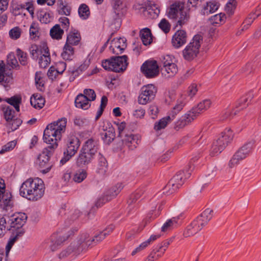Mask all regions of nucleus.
I'll return each mask as SVG.
<instances>
[{
    "mask_svg": "<svg viewBox=\"0 0 261 261\" xmlns=\"http://www.w3.org/2000/svg\"><path fill=\"white\" fill-rule=\"evenodd\" d=\"M12 80L11 73L7 72L5 64L0 61V83H9Z\"/></svg>",
    "mask_w": 261,
    "mask_h": 261,
    "instance_id": "2f4dec72",
    "label": "nucleus"
},
{
    "mask_svg": "<svg viewBox=\"0 0 261 261\" xmlns=\"http://www.w3.org/2000/svg\"><path fill=\"white\" fill-rule=\"evenodd\" d=\"M58 12L60 14L69 16L70 14L71 8L62 1L60 3V9L58 10Z\"/></svg>",
    "mask_w": 261,
    "mask_h": 261,
    "instance_id": "864d4df0",
    "label": "nucleus"
},
{
    "mask_svg": "<svg viewBox=\"0 0 261 261\" xmlns=\"http://www.w3.org/2000/svg\"><path fill=\"white\" fill-rule=\"evenodd\" d=\"M191 166H189L188 171L185 174L184 171L178 172L172 178L165 188L164 190H167V194H171L175 192L180 186L182 185L185 179L190 177L191 171L193 169Z\"/></svg>",
    "mask_w": 261,
    "mask_h": 261,
    "instance_id": "9d476101",
    "label": "nucleus"
},
{
    "mask_svg": "<svg viewBox=\"0 0 261 261\" xmlns=\"http://www.w3.org/2000/svg\"><path fill=\"white\" fill-rule=\"evenodd\" d=\"M212 102L210 99H204L200 102L196 107L193 108L190 112L195 115V118L203 112L210 108Z\"/></svg>",
    "mask_w": 261,
    "mask_h": 261,
    "instance_id": "b1692460",
    "label": "nucleus"
},
{
    "mask_svg": "<svg viewBox=\"0 0 261 261\" xmlns=\"http://www.w3.org/2000/svg\"><path fill=\"white\" fill-rule=\"evenodd\" d=\"M202 41V37L200 35H196L192 40L182 51L183 57L187 60H191L199 53V47Z\"/></svg>",
    "mask_w": 261,
    "mask_h": 261,
    "instance_id": "9b49d317",
    "label": "nucleus"
},
{
    "mask_svg": "<svg viewBox=\"0 0 261 261\" xmlns=\"http://www.w3.org/2000/svg\"><path fill=\"white\" fill-rule=\"evenodd\" d=\"M213 216V211L210 208L205 210L192 223L187 226L184 233L185 237H189L196 234L205 226Z\"/></svg>",
    "mask_w": 261,
    "mask_h": 261,
    "instance_id": "7ed1b4c3",
    "label": "nucleus"
},
{
    "mask_svg": "<svg viewBox=\"0 0 261 261\" xmlns=\"http://www.w3.org/2000/svg\"><path fill=\"white\" fill-rule=\"evenodd\" d=\"M74 48L70 45L65 44L61 57L65 60H72L74 56Z\"/></svg>",
    "mask_w": 261,
    "mask_h": 261,
    "instance_id": "c03bdc74",
    "label": "nucleus"
},
{
    "mask_svg": "<svg viewBox=\"0 0 261 261\" xmlns=\"http://www.w3.org/2000/svg\"><path fill=\"white\" fill-rule=\"evenodd\" d=\"M16 52L20 64L22 65H26L28 63L27 54L19 48L17 49Z\"/></svg>",
    "mask_w": 261,
    "mask_h": 261,
    "instance_id": "13d9d810",
    "label": "nucleus"
},
{
    "mask_svg": "<svg viewBox=\"0 0 261 261\" xmlns=\"http://www.w3.org/2000/svg\"><path fill=\"white\" fill-rule=\"evenodd\" d=\"M24 233V231L22 229H20L18 232H16V235L14 236H11L6 246V260H7L9 253L12 248L13 245L14 244L15 242L17 240L19 236H21Z\"/></svg>",
    "mask_w": 261,
    "mask_h": 261,
    "instance_id": "c9c22d12",
    "label": "nucleus"
},
{
    "mask_svg": "<svg viewBox=\"0 0 261 261\" xmlns=\"http://www.w3.org/2000/svg\"><path fill=\"white\" fill-rule=\"evenodd\" d=\"M254 96V94L251 91L242 97L236 105L237 108L239 110L246 108L250 103Z\"/></svg>",
    "mask_w": 261,
    "mask_h": 261,
    "instance_id": "cd10ccee",
    "label": "nucleus"
},
{
    "mask_svg": "<svg viewBox=\"0 0 261 261\" xmlns=\"http://www.w3.org/2000/svg\"><path fill=\"white\" fill-rule=\"evenodd\" d=\"M67 119L65 117L48 124L44 130L43 140L47 144L58 143L66 129Z\"/></svg>",
    "mask_w": 261,
    "mask_h": 261,
    "instance_id": "f03ea898",
    "label": "nucleus"
},
{
    "mask_svg": "<svg viewBox=\"0 0 261 261\" xmlns=\"http://www.w3.org/2000/svg\"><path fill=\"white\" fill-rule=\"evenodd\" d=\"M157 89L152 84L144 86L141 89V93L138 98V102L141 105H145L154 99Z\"/></svg>",
    "mask_w": 261,
    "mask_h": 261,
    "instance_id": "4468645a",
    "label": "nucleus"
},
{
    "mask_svg": "<svg viewBox=\"0 0 261 261\" xmlns=\"http://www.w3.org/2000/svg\"><path fill=\"white\" fill-rule=\"evenodd\" d=\"M78 12L80 17L83 20L87 19L90 14L88 6L85 4L80 5Z\"/></svg>",
    "mask_w": 261,
    "mask_h": 261,
    "instance_id": "de8ad7c7",
    "label": "nucleus"
},
{
    "mask_svg": "<svg viewBox=\"0 0 261 261\" xmlns=\"http://www.w3.org/2000/svg\"><path fill=\"white\" fill-rule=\"evenodd\" d=\"M45 102V99L38 94H33L30 98V103L35 109L42 108L44 106Z\"/></svg>",
    "mask_w": 261,
    "mask_h": 261,
    "instance_id": "f704fd0d",
    "label": "nucleus"
},
{
    "mask_svg": "<svg viewBox=\"0 0 261 261\" xmlns=\"http://www.w3.org/2000/svg\"><path fill=\"white\" fill-rule=\"evenodd\" d=\"M195 119V115L189 111L175 122L174 128L176 129L182 128L189 124Z\"/></svg>",
    "mask_w": 261,
    "mask_h": 261,
    "instance_id": "aec40b11",
    "label": "nucleus"
},
{
    "mask_svg": "<svg viewBox=\"0 0 261 261\" xmlns=\"http://www.w3.org/2000/svg\"><path fill=\"white\" fill-rule=\"evenodd\" d=\"M148 113L152 119H155L159 113L158 107L155 105H151L149 108Z\"/></svg>",
    "mask_w": 261,
    "mask_h": 261,
    "instance_id": "774afa93",
    "label": "nucleus"
},
{
    "mask_svg": "<svg viewBox=\"0 0 261 261\" xmlns=\"http://www.w3.org/2000/svg\"><path fill=\"white\" fill-rule=\"evenodd\" d=\"M27 216L25 214L18 213L14 214L9 217L8 223L10 227L17 229L21 228L25 223Z\"/></svg>",
    "mask_w": 261,
    "mask_h": 261,
    "instance_id": "f3484780",
    "label": "nucleus"
},
{
    "mask_svg": "<svg viewBox=\"0 0 261 261\" xmlns=\"http://www.w3.org/2000/svg\"><path fill=\"white\" fill-rule=\"evenodd\" d=\"M95 155L87 151H84L81 148L76 160V164L79 167H83L90 163Z\"/></svg>",
    "mask_w": 261,
    "mask_h": 261,
    "instance_id": "4be33fe9",
    "label": "nucleus"
},
{
    "mask_svg": "<svg viewBox=\"0 0 261 261\" xmlns=\"http://www.w3.org/2000/svg\"><path fill=\"white\" fill-rule=\"evenodd\" d=\"M68 237L69 236H62L60 235L59 238H57L56 235L52 236L49 245L50 249L53 251H55L63 242L68 239Z\"/></svg>",
    "mask_w": 261,
    "mask_h": 261,
    "instance_id": "c756f323",
    "label": "nucleus"
},
{
    "mask_svg": "<svg viewBox=\"0 0 261 261\" xmlns=\"http://www.w3.org/2000/svg\"><path fill=\"white\" fill-rule=\"evenodd\" d=\"M4 118L7 122L12 121L14 117L15 111L10 106L2 105L1 106Z\"/></svg>",
    "mask_w": 261,
    "mask_h": 261,
    "instance_id": "a19ab883",
    "label": "nucleus"
},
{
    "mask_svg": "<svg viewBox=\"0 0 261 261\" xmlns=\"http://www.w3.org/2000/svg\"><path fill=\"white\" fill-rule=\"evenodd\" d=\"M255 140H252L242 146L229 161L228 167L230 168L236 167L240 164L241 161L249 156L255 146Z\"/></svg>",
    "mask_w": 261,
    "mask_h": 261,
    "instance_id": "1a4fd4ad",
    "label": "nucleus"
},
{
    "mask_svg": "<svg viewBox=\"0 0 261 261\" xmlns=\"http://www.w3.org/2000/svg\"><path fill=\"white\" fill-rule=\"evenodd\" d=\"M140 36L144 45H147L152 42L151 33L148 28H144L140 32Z\"/></svg>",
    "mask_w": 261,
    "mask_h": 261,
    "instance_id": "4c0bfd02",
    "label": "nucleus"
},
{
    "mask_svg": "<svg viewBox=\"0 0 261 261\" xmlns=\"http://www.w3.org/2000/svg\"><path fill=\"white\" fill-rule=\"evenodd\" d=\"M44 191V182L41 178H30L21 184L19 194L21 196L29 200L36 201L41 198Z\"/></svg>",
    "mask_w": 261,
    "mask_h": 261,
    "instance_id": "f257e3e1",
    "label": "nucleus"
},
{
    "mask_svg": "<svg viewBox=\"0 0 261 261\" xmlns=\"http://www.w3.org/2000/svg\"><path fill=\"white\" fill-rule=\"evenodd\" d=\"M186 103V97L181 95L177 99L176 105L172 108L169 115L174 119L175 116L183 109Z\"/></svg>",
    "mask_w": 261,
    "mask_h": 261,
    "instance_id": "bb28decb",
    "label": "nucleus"
},
{
    "mask_svg": "<svg viewBox=\"0 0 261 261\" xmlns=\"http://www.w3.org/2000/svg\"><path fill=\"white\" fill-rule=\"evenodd\" d=\"M87 97H85L83 94H79L75 99V106L76 108L84 110L88 109L90 106V101Z\"/></svg>",
    "mask_w": 261,
    "mask_h": 261,
    "instance_id": "7c9ffc66",
    "label": "nucleus"
},
{
    "mask_svg": "<svg viewBox=\"0 0 261 261\" xmlns=\"http://www.w3.org/2000/svg\"><path fill=\"white\" fill-rule=\"evenodd\" d=\"M6 219L3 216H0V238H2L6 232Z\"/></svg>",
    "mask_w": 261,
    "mask_h": 261,
    "instance_id": "0e129e2a",
    "label": "nucleus"
},
{
    "mask_svg": "<svg viewBox=\"0 0 261 261\" xmlns=\"http://www.w3.org/2000/svg\"><path fill=\"white\" fill-rule=\"evenodd\" d=\"M126 41L125 38H114L111 41L110 50L116 55L122 54L126 47Z\"/></svg>",
    "mask_w": 261,
    "mask_h": 261,
    "instance_id": "6ab92c4d",
    "label": "nucleus"
},
{
    "mask_svg": "<svg viewBox=\"0 0 261 261\" xmlns=\"http://www.w3.org/2000/svg\"><path fill=\"white\" fill-rule=\"evenodd\" d=\"M127 59L126 55L112 57L102 61L101 65L106 70L119 72L126 69L128 64Z\"/></svg>",
    "mask_w": 261,
    "mask_h": 261,
    "instance_id": "6e6552de",
    "label": "nucleus"
},
{
    "mask_svg": "<svg viewBox=\"0 0 261 261\" xmlns=\"http://www.w3.org/2000/svg\"><path fill=\"white\" fill-rule=\"evenodd\" d=\"M168 16L171 19L178 18L177 25L182 26L189 20V15L188 10L185 8L184 3L175 2L170 6L167 12Z\"/></svg>",
    "mask_w": 261,
    "mask_h": 261,
    "instance_id": "39448f33",
    "label": "nucleus"
},
{
    "mask_svg": "<svg viewBox=\"0 0 261 261\" xmlns=\"http://www.w3.org/2000/svg\"><path fill=\"white\" fill-rule=\"evenodd\" d=\"M101 137L106 144H109L115 138V134L113 128L110 127L109 129L101 133Z\"/></svg>",
    "mask_w": 261,
    "mask_h": 261,
    "instance_id": "e433bc0d",
    "label": "nucleus"
},
{
    "mask_svg": "<svg viewBox=\"0 0 261 261\" xmlns=\"http://www.w3.org/2000/svg\"><path fill=\"white\" fill-rule=\"evenodd\" d=\"M82 243H81L80 239H79L77 241L72 243L65 250L61 252L59 254L60 258L66 257L69 255L71 257L76 256L81 252L85 251V250H81L77 252L79 248H81Z\"/></svg>",
    "mask_w": 261,
    "mask_h": 261,
    "instance_id": "a211bd4d",
    "label": "nucleus"
},
{
    "mask_svg": "<svg viewBox=\"0 0 261 261\" xmlns=\"http://www.w3.org/2000/svg\"><path fill=\"white\" fill-rule=\"evenodd\" d=\"M219 4L215 1H210L206 3V5L201 10V13L203 15H208L211 13L216 12L219 8Z\"/></svg>",
    "mask_w": 261,
    "mask_h": 261,
    "instance_id": "72a5a7b5",
    "label": "nucleus"
},
{
    "mask_svg": "<svg viewBox=\"0 0 261 261\" xmlns=\"http://www.w3.org/2000/svg\"><path fill=\"white\" fill-rule=\"evenodd\" d=\"M162 256L159 252L156 251V248H155L148 255L147 258L145 261H153L154 259H156Z\"/></svg>",
    "mask_w": 261,
    "mask_h": 261,
    "instance_id": "69168bd1",
    "label": "nucleus"
},
{
    "mask_svg": "<svg viewBox=\"0 0 261 261\" xmlns=\"http://www.w3.org/2000/svg\"><path fill=\"white\" fill-rule=\"evenodd\" d=\"M83 95L89 99V101L94 100L96 98V94L94 91L91 89H85Z\"/></svg>",
    "mask_w": 261,
    "mask_h": 261,
    "instance_id": "680f3d73",
    "label": "nucleus"
},
{
    "mask_svg": "<svg viewBox=\"0 0 261 261\" xmlns=\"http://www.w3.org/2000/svg\"><path fill=\"white\" fill-rule=\"evenodd\" d=\"M7 62L8 65L13 68L18 66V62L13 53H10L7 56Z\"/></svg>",
    "mask_w": 261,
    "mask_h": 261,
    "instance_id": "4d7b16f0",
    "label": "nucleus"
},
{
    "mask_svg": "<svg viewBox=\"0 0 261 261\" xmlns=\"http://www.w3.org/2000/svg\"><path fill=\"white\" fill-rule=\"evenodd\" d=\"M187 33L184 30H178L173 35L172 44L175 48H179L187 42Z\"/></svg>",
    "mask_w": 261,
    "mask_h": 261,
    "instance_id": "412c9836",
    "label": "nucleus"
},
{
    "mask_svg": "<svg viewBox=\"0 0 261 261\" xmlns=\"http://www.w3.org/2000/svg\"><path fill=\"white\" fill-rule=\"evenodd\" d=\"M87 172L83 170H79L77 171L74 174L73 180L77 183L83 181L87 177Z\"/></svg>",
    "mask_w": 261,
    "mask_h": 261,
    "instance_id": "09e8293b",
    "label": "nucleus"
},
{
    "mask_svg": "<svg viewBox=\"0 0 261 261\" xmlns=\"http://www.w3.org/2000/svg\"><path fill=\"white\" fill-rule=\"evenodd\" d=\"M81 39L80 33L76 30H73L67 35L65 44L68 45H77Z\"/></svg>",
    "mask_w": 261,
    "mask_h": 261,
    "instance_id": "a878e982",
    "label": "nucleus"
},
{
    "mask_svg": "<svg viewBox=\"0 0 261 261\" xmlns=\"http://www.w3.org/2000/svg\"><path fill=\"white\" fill-rule=\"evenodd\" d=\"M38 16L40 22L45 24L49 23L52 19L50 14L46 12H40Z\"/></svg>",
    "mask_w": 261,
    "mask_h": 261,
    "instance_id": "5fc2aeb1",
    "label": "nucleus"
},
{
    "mask_svg": "<svg viewBox=\"0 0 261 261\" xmlns=\"http://www.w3.org/2000/svg\"><path fill=\"white\" fill-rule=\"evenodd\" d=\"M107 235L108 233L106 231H101L92 237H91L87 233L82 234L80 238L82 247L79 249L77 252L81 250H85V251L89 247L95 246L98 243L101 242Z\"/></svg>",
    "mask_w": 261,
    "mask_h": 261,
    "instance_id": "f8f14e48",
    "label": "nucleus"
},
{
    "mask_svg": "<svg viewBox=\"0 0 261 261\" xmlns=\"http://www.w3.org/2000/svg\"><path fill=\"white\" fill-rule=\"evenodd\" d=\"M236 1L232 0V2H229L226 4L225 7L226 11L230 15H231L236 8Z\"/></svg>",
    "mask_w": 261,
    "mask_h": 261,
    "instance_id": "338daca9",
    "label": "nucleus"
},
{
    "mask_svg": "<svg viewBox=\"0 0 261 261\" xmlns=\"http://www.w3.org/2000/svg\"><path fill=\"white\" fill-rule=\"evenodd\" d=\"M43 149L38 157L40 171L43 174L48 173L51 169L52 165L49 162L50 157L58 147V143H51Z\"/></svg>",
    "mask_w": 261,
    "mask_h": 261,
    "instance_id": "423d86ee",
    "label": "nucleus"
},
{
    "mask_svg": "<svg viewBox=\"0 0 261 261\" xmlns=\"http://www.w3.org/2000/svg\"><path fill=\"white\" fill-rule=\"evenodd\" d=\"M110 200V198L108 196H106L105 194L103 196L100 197L95 202V206L92 207L91 210V211L89 213V215L93 212L94 210H95V207H96V208L101 207L104 203Z\"/></svg>",
    "mask_w": 261,
    "mask_h": 261,
    "instance_id": "603ef678",
    "label": "nucleus"
},
{
    "mask_svg": "<svg viewBox=\"0 0 261 261\" xmlns=\"http://www.w3.org/2000/svg\"><path fill=\"white\" fill-rule=\"evenodd\" d=\"M44 53L39 57V64L41 68H45L48 66L50 62L49 49L45 45H43Z\"/></svg>",
    "mask_w": 261,
    "mask_h": 261,
    "instance_id": "c85d7f7f",
    "label": "nucleus"
},
{
    "mask_svg": "<svg viewBox=\"0 0 261 261\" xmlns=\"http://www.w3.org/2000/svg\"><path fill=\"white\" fill-rule=\"evenodd\" d=\"M172 242V240L170 239L169 240H167L162 244L158 245L156 246V251L159 252L162 255L164 253L167 248L168 247L169 245L170 244V243Z\"/></svg>",
    "mask_w": 261,
    "mask_h": 261,
    "instance_id": "6e6d98bb",
    "label": "nucleus"
},
{
    "mask_svg": "<svg viewBox=\"0 0 261 261\" xmlns=\"http://www.w3.org/2000/svg\"><path fill=\"white\" fill-rule=\"evenodd\" d=\"M173 119H174L169 115L168 116L162 118L159 121L156 122L154 125V129L156 131L164 129L166 127L167 124L171 122Z\"/></svg>",
    "mask_w": 261,
    "mask_h": 261,
    "instance_id": "ea45409f",
    "label": "nucleus"
},
{
    "mask_svg": "<svg viewBox=\"0 0 261 261\" xmlns=\"http://www.w3.org/2000/svg\"><path fill=\"white\" fill-rule=\"evenodd\" d=\"M225 19V15L221 13L212 16L209 20L212 24H216L224 22Z\"/></svg>",
    "mask_w": 261,
    "mask_h": 261,
    "instance_id": "8fccbe9b",
    "label": "nucleus"
},
{
    "mask_svg": "<svg viewBox=\"0 0 261 261\" xmlns=\"http://www.w3.org/2000/svg\"><path fill=\"white\" fill-rule=\"evenodd\" d=\"M178 218L175 217H173L169 220H168L162 227V231L166 232L169 231L177 227L178 225Z\"/></svg>",
    "mask_w": 261,
    "mask_h": 261,
    "instance_id": "79ce46f5",
    "label": "nucleus"
},
{
    "mask_svg": "<svg viewBox=\"0 0 261 261\" xmlns=\"http://www.w3.org/2000/svg\"><path fill=\"white\" fill-rule=\"evenodd\" d=\"M112 3L115 14L113 17H116L114 19V22L112 24L115 25V29H118L121 25V18L126 12V8L123 5L122 0H112Z\"/></svg>",
    "mask_w": 261,
    "mask_h": 261,
    "instance_id": "dca6fc26",
    "label": "nucleus"
},
{
    "mask_svg": "<svg viewBox=\"0 0 261 261\" xmlns=\"http://www.w3.org/2000/svg\"><path fill=\"white\" fill-rule=\"evenodd\" d=\"M175 59L170 55L164 57L162 62L163 67L162 68V74L166 77L174 76L178 72V67L175 63Z\"/></svg>",
    "mask_w": 261,
    "mask_h": 261,
    "instance_id": "ddd939ff",
    "label": "nucleus"
},
{
    "mask_svg": "<svg viewBox=\"0 0 261 261\" xmlns=\"http://www.w3.org/2000/svg\"><path fill=\"white\" fill-rule=\"evenodd\" d=\"M4 100L10 105L13 106L17 112H19V106L22 101V98L20 95H15L10 98H6Z\"/></svg>",
    "mask_w": 261,
    "mask_h": 261,
    "instance_id": "58836bf2",
    "label": "nucleus"
},
{
    "mask_svg": "<svg viewBox=\"0 0 261 261\" xmlns=\"http://www.w3.org/2000/svg\"><path fill=\"white\" fill-rule=\"evenodd\" d=\"M239 110H237L234 111L233 114L231 113V110L227 109L223 111L221 114V119L222 120H229L233 117V115H236L237 112Z\"/></svg>",
    "mask_w": 261,
    "mask_h": 261,
    "instance_id": "bf43d9fd",
    "label": "nucleus"
},
{
    "mask_svg": "<svg viewBox=\"0 0 261 261\" xmlns=\"http://www.w3.org/2000/svg\"><path fill=\"white\" fill-rule=\"evenodd\" d=\"M30 53L32 58L37 60L44 53L43 46L32 45L30 47Z\"/></svg>",
    "mask_w": 261,
    "mask_h": 261,
    "instance_id": "49530a36",
    "label": "nucleus"
},
{
    "mask_svg": "<svg viewBox=\"0 0 261 261\" xmlns=\"http://www.w3.org/2000/svg\"><path fill=\"white\" fill-rule=\"evenodd\" d=\"M65 144L64 156L60 161L62 164H65L76 153L80 146L79 139L74 133H71L68 135L65 141Z\"/></svg>",
    "mask_w": 261,
    "mask_h": 261,
    "instance_id": "0eeeda50",
    "label": "nucleus"
},
{
    "mask_svg": "<svg viewBox=\"0 0 261 261\" xmlns=\"http://www.w3.org/2000/svg\"><path fill=\"white\" fill-rule=\"evenodd\" d=\"M22 121L19 118L12 119V121H9V125L12 131H14L18 128V127L21 124Z\"/></svg>",
    "mask_w": 261,
    "mask_h": 261,
    "instance_id": "e2e57ef3",
    "label": "nucleus"
},
{
    "mask_svg": "<svg viewBox=\"0 0 261 261\" xmlns=\"http://www.w3.org/2000/svg\"><path fill=\"white\" fill-rule=\"evenodd\" d=\"M159 27L165 33H168L170 30V24L165 18L161 20L159 23Z\"/></svg>",
    "mask_w": 261,
    "mask_h": 261,
    "instance_id": "052dcab7",
    "label": "nucleus"
},
{
    "mask_svg": "<svg viewBox=\"0 0 261 261\" xmlns=\"http://www.w3.org/2000/svg\"><path fill=\"white\" fill-rule=\"evenodd\" d=\"M233 134L230 128L224 130L218 139L213 141L210 149V155L215 156L221 153L228 144L232 141Z\"/></svg>",
    "mask_w": 261,
    "mask_h": 261,
    "instance_id": "20e7f679",
    "label": "nucleus"
},
{
    "mask_svg": "<svg viewBox=\"0 0 261 261\" xmlns=\"http://www.w3.org/2000/svg\"><path fill=\"white\" fill-rule=\"evenodd\" d=\"M98 148V143L97 140L92 138L87 140L83 145L82 149L84 151H87L95 155Z\"/></svg>",
    "mask_w": 261,
    "mask_h": 261,
    "instance_id": "393cba45",
    "label": "nucleus"
},
{
    "mask_svg": "<svg viewBox=\"0 0 261 261\" xmlns=\"http://www.w3.org/2000/svg\"><path fill=\"white\" fill-rule=\"evenodd\" d=\"M63 34V29L61 28L59 24H56L50 30V35L54 39H61Z\"/></svg>",
    "mask_w": 261,
    "mask_h": 261,
    "instance_id": "a18cd8bd",
    "label": "nucleus"
},
{
    "mask_svg": "<svg viewBox=\"0 0 261 261\" xmlns=\"http://www.w3.org/2000/svg\"><path fill=\"white\" fill-rule=\"evenodd\" d=\"M21 33V29L18 27H15L9 31V35L11 39L16 40L20 38Z\"/></svg>",
    "mask_w": 261,
    "mask_h": 261,
    "instance_id": "3c124183",
    "label": "nucleus"
},
{
    "mask_svg": "<svg viewBox=\"0 0 261 261\" xmlns=\"http://www.w3.org/2000/svg\"><path fill=\"white\" fill-rule=\"evenodd\" d=\"M123 141L130 150H134L140 142V137L138 135H125Z\"/></svg>",
    "mask_w": 261,
    "mask_h": 261,
    "instance_id": "5701e85b",
    "label": "nucleus"
},
{
    "mask_svg": "<svg viewBox=\"0 0 261 261\" xmlns=\"http://www.w3.org/2000/svg\"><path fill=\"white\" fill-rule=\"evenodd\" d=\"M141 70L147 78H153L159 74V68L155 60H148L141 67Z\"/></svg>",
    "mask_w": 261,
    "mask_h": 261,
    "instance_id": "2eb2a0df",
    "label": "nucleus"
},
{
    "mask_svg": "<svg viewBox=\"0 0 261 261\" xmlns=\"http://www.w3.org/2000/svg\"><path fill=\"white\" fill-rule=\"evenodd\" d=\"M123 186L121 183H118L115 186L112 187L108 190L105 194L106 196H108L110 198V200L115 197L123 189Z\"/></svg>",
    "mask_w": 261,
    "mask_h": 261,
    "instance_id": "37998d69",
    "label": "nucleus"
},
{
    "mask_svg": "<svg viewBox=\"0 0 261 261\" xmlns=\"http://www.w3.org/2000/svg\"><path fill=\"white\" fill-rule=\"evenodd\" d=\"M108 169V162L106 158L101 154H98V164L96 171L98 173L103 175Z\"/></svg>",
    "mask_w": 261,
    "mask_h": 261,
    "instance_id": "473e14b6",
    "label": "nucleus"
}]
</instances>
